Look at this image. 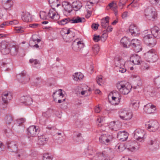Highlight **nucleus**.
<instances>
[{
  "label": "nucleus",
  "instance_id": "nucleus-53",
  "mask_svg": "<svg viewBox=\"0 0 160 160\" xmlns=\"http://www.w3.org/2000/svg\"><path fill=\"white\" fill-rule=\"evenodd\" d=\"M77 44L78 46V48L79 49H82L84 46V43H82V41H79L77 42Z\"/></svg>",
  "mask_w": 160,
  "mask_h": 160
},
{
  "label": "nucleus",
  "instance_id": "nucleus-8",
  "mask_svg": "<svg viewBox=\"0 0 160 160\" xmlns=\"http://www.w3.org/2000/svg\"><path fill=\"white\" fill-rule=\"evenodd\" d=\"M148 124H146V127L150 132H155L157 131L159 127V124L155 120H151L148 122Z\"/></svg>",
  "mask_w": 160,
  "mask_h": 160
},
{
  "label": "nucleus",
  "instance_id": "nucleus-40",
  "mask_svg": "<svg viewBox=\"0 0 160 160\" xmlns=\"http://www.w3.org/2000/svg\"><path fill=\"white\" fill-rule=\"evenodd\" d=\"M58 95L59 97L62 96V97H63L64 95L63 94L62 92V90L59 89L58 90L56 91L55 92H54L53 93L52 97L53 98L54 101H55L56 100V98L55 97V95Z\"/></svg>",
  "mask_w": 160,
  "mask_h": 160
},
{
  "label": "nucleus",
  "instance_id": "nucleus-22",
  "mask_svg": "<svg viewBox=\"0 0 160 160\" xmlns=\"http://www.w3.org/2000/svg\"><path fill=\"white\" fill-rule=\"evenodd\" d=\"M85 19L84 18H80L78 16L70 18V23H77L85 22Z\"/></svg>",
  "mask_w": 160,
  "mask_h": 160
},
{
  "label": "nucleus",
  "instance_id": "nucleus-23",
  "mask_svg": "<svg viewBox=\"0 0 160 160\" xmlns=\"http://www.w3.org/2000/svg\"><path fill=\"white\" fill-rule=\"evenodd\" d=\"M118 97L112 96V100L111 102V103L114 105H118L119 103L121 97V95L120 94H118Z\"/></svg>",
  "mask_w": 160,
  "mask_h": 160
},
{
  "label": "nucleus",
  "instance_id": "nucleus-60",
  "mask_svg": "<svg viewBox=\"0 0 160 160\" xmlns=\"http://www.w3.org/2000/svg\"><path fill=\"white\" fill-rule=\"evenodd\" d=\"M102 78L101 76L97 77L96 78V81L98 84L99 85H101L100 83L102 82Z\"/></svg>",
  "mask_w": 160,
  "mask_h": 160
},
{
  "label": "nucleus",
  "instance_id": "nucleus-25",
  "mask_svg": "<svg viewBox=\"0 0 160 160\" xmlns=\"http://www.w3.org/2000/svg\"><path fill=\"white\" fill-rule=\"evenodd\" d=\"M136 143L134 142L130 141L126 144V147L130 151L133 152L136 149Z\"/></svg>",
  "mask_w": 160,
  "mask_h": 160
},
{
  "label": "nucleus",
  "instance_id": "nucleus-63",
  "mask_svg": "<svg viewBox=\"0 0 160 160\" xmlns=\"http://www.w3.org/2000/svg\"><path fill=\"white\" fill-rule=\"evenodd\" d=\"M9 24L12 25H16L18 23V21L17 20L11 21L9 22Z\"/></svg>",
  "mask_w": 160,
  "mask_h": 160
},
{
  "label": "nucleus",
  "instance_id": "nucleus-47",
  "mask_svg": "<svg viewBox=\"0 0 160 160\" xmlns=\"http://www.w3.org/2000/svg\"><path fill=\"white\" fill-rule=\"evenodd\" d=\"M12 128H13V126H11L8 128V129L4 130L5 133L7 137H10L12 134Z\"/></svg>",
  "mask_w": 160,
  "mask_h": 160
},
{
  "label": "nucleus",
  "instance_id": "nucleus-31",
  "mask_svg": "<svg viewBox=\"0 0 160 160\" xmlns=\"http://www.w3.org/2000/svg\"><path fill=\"white\" fill-rule=\"evenodd\" d=\"M114 61L115 64L117 67L120 66L121 64L122 65V62H123L122 58L118 55L116 56L114 58Z\"/></svg>",
  "mask_w": 160,
  "mask_h": 160
},
{
  "label": "nucleus",
  "instance_id": "nucleus-50",
  "mask_svg": "<svg viewBox=\"0 0 160 160\" xmlns=\"http://www.w3.org/2000/svg\"><path fill=\"white\" fill-rule=\"evenodd\" d=\"M112 28L111 26H108V27L107 28V29L103 31V35H105V36H106V37H107V34L106 33V32H110L111 31H112Z\"/></svg>",
  "mask_w": 160,
  "mask_h": 160
},
{
  "label": "nucleus",
  "instance_id": "nucleus-33",
  "mask_svg": "<svg viewBox=\"0 0 160 160\" xmlns=\"http://www.w3.org/2000/svg\"><path fill=\"white\" fill-rule=\"evenodd\" d=\"M109 128L112 130L117 131L120 128L119 125L116 124L114 122H110L108 125Z\"/></svg>",
  "mask_w": 160,
  "mask_h": 160
},
{
  "label": "nucleus",
  "instance_id": "nucleus-38",
  "mask_svg": "<svg viewBox=\"0 0 160 160\" xmlns=\"http://www.w3.org/2000/svg\"><path fill=\"white\" fill-rule=\"evenodd\" d=\"M58 23L60 25H64L68 23H70V18H63L58 22Z\"/></svg>",
  "mask_w": 160,
  "mask_h": 160
},
{
  "label": "nucleus",
  "instance_id": "nucleus-42",
  "mask_svg": "<svg viewBox=\"0 0 160 160\" xmlns=\"http://www.w3.org/2000/svg\"><path fill=\"white\" fill-rule=\"evenodd\" d=\"M7 49L8 50L13 49V50H16L15 43L13 42H8V44L7 45Z\"/></svg>",
  "mask_w": 160,
  "mask_h": 160
},
{
  "label": "nucleus",
  "instance_id": "nucleus-12",
  "mask_svg": "<svg viewBox=\"0 0 160 160\" xmlns=\"http://www.w3.org/2000/svg\"><path fill=\"white\" fill-rule=\"evenodd\" d=\"M119 116L123 120H128L131 119L132 115V113L126 110H121L119 112Z\"/></svg>",
  "mask_w": 160,
  "mask_h": 160
},
{
  "label": "nucleus",
  "instance_id": "nucleus-37",
  "mask_svg": "<svg viewBox=\"0 0 160 160\" xmlns=\"http://www.w3.org/2000/svg\"><path fill=\"white\" fill-rule=\"evenodd\" d=\"M83 75L80 72H76L73 75V78L76 81H78V80H81L83 78Z\"/></svg>",
  "mask_w": 160,
  "mask_h": 160
},
{
  "label": "nucleus",
  "instance_id": "nucleus-62",
  "mask_svg": "<svg viewBox=\"0 0 160 160\" xmlns=\"http://www.w3.org/2000/svg\"><path fill=\"white\" fill-rule=\"evenodd\" d=\"M9 24V22H8V21H6L1 24L0 25V27L1 28H4L5 26H8Z\"/></svg>",
  "mask_w": 160,
  "mask_h": 160
},
{
  "label": "nucleus",
  "instance_id": "nucleus-46",
  "mask_svg": "<svg viewBox=\"0 0 160 160\" xmlns=\"http://www.w3.org/2000/svg\"><path fill=\"white\" fill-rule=\"evenodd\" d=\"M105 157L102 152H99L96 156V160H104Z\"/></svg>",
  "mask_w": 160,
  "mask_h": 160
},
{
  "label": "nucleus",
  "instance_id": "nucleus-17",
  "mask_svg": "<svg viewBox=\"0 0 160 160\" xmlns=\"http://www.w3.org/2000/svg\"><path fill=\"white\" fill-rule=\"evenodd\" d=\"M129 30L132 35L135 36L140 34L139 28L135 25H130L129 27Z\"/></svg>",
  "mask_w": 160,
  "mask_h": 160
},
{
  "label": "nucleus",
  "instance_id": "nucleus-2",
  "mask_svg": "<svg viewBox=\"0 0 160 160\" xmlns=\"http://www.w3.org/2000/svg\"><path fill=\"white\" fill-rule=\"evenodd\" d=\"M119 92L124 95L128 94L131 91L132 86L125 81L118 82L116 85Z\"/></svg>",
  "mask_w": 160,
  "mask_h": 160
},
{
  "label": "nucleus",
  "instance_id": "nucleus-39",
  "mask_svg": "<svg viewBox=\"0 0 160 160\" xmlns=\"http://www.w3.org/2000/svg\"><path fill=\"white\" fill-rule=\"evenodd\" d=\"M74 140L77 142H81L83 140L82 137L81 136V133L78 132L76 134H74Z\"/></svg>",
  "mask_w": 160,
  "mask_h": 160
},
{
  "label": "nucleus",
  "instance_id": "nucleus-24",
  "mask_svg": "<svg viewBox=\"0 0 160 160\" xmlns=\"http://www.w3.org/2000/svg\"><path fill=\"white\" fill-rule=\"evenodd\" d=\"M2 2L4 8L6 9H10L13 4V2L11 0H2Z\"/></svg>",
  "mask_w": 160,
  "mask_h": 160
},
{
  "label": "nucleus",
  "instance_id": "nucleus-64",
  "mask_svg": "<svg viewBox=\"0 0 160 160\" xmlns=\"http://www.w3.org/2000/svg\"><path fill=\"white\" fill-rule=\"evenodd\" d=\"M18 51H10V54L12 56H15L17 54Z\"/></svg>",
  "mask_w": 160,
  "mask_h": 160
},
{
  "label": "nucleus",
  "instance_id": "nucleus-48",
  "mask_svg": "<svg viewBox=\"0 0 160 160\" xmlns=\"http://www.w3.org/2000/svg\"><path fill=\"white\" fill-rule=\"evenodd\" d=\"M52 157L48 153H44L43 154V160H52Z\"/></svg>",
  "mask_w": 160,
  "mask_h": 160
},
{
  "label": "nucleus",
  "instance_id": "nucleus-16",
  "mask_svg": "<svg viewBox=\"0 0 160 160\" xmlns=\"http://www.w3.org/2000/svg\"><path fill=\"white\" fill-rule=\"evenodd\" d=\"M128 137V133L125 131H119L117 133V138L121 141L127 140Z\"/></svg>",
  "mask_w": 160,
  "mask_h": 160
},
{
  "label": "nucleus",
  "instance_id": "nucleus-54",
  "mask_svg": "<svg viewBox=\"0 0 160 160\" xmlns=\"http://www.w3.org/2000/svg\"><path fill=\"white\" fill-rule=\"evenodd\" d=\"M99 25L98 23H93L91 25L92 28L94 30H96L98 29Z\"/></svg>",
  "mask_w": 160,
  "mask_h": 160
},
{
  "label": "nucleus",
  "instance_id": "nucleus-56",
  "mask_svg": "<svg viewBox=\"0 0 160 160\" xmlns=\"http://www.w3.org/2000/svg\"><path fill=\"white\" fill-rule=\"evenodd\" d=\"M100 36L94 35L93 40L95 42H98L100 40Z\"/></svg>",
  "mask_w": 160,
  "mask_h": 160
},
{
  "label": "nucleus",
  "instance_id": "nucleus-20",
  "mask_svg": "<svg viewBox=\"0 0 160 160\" xmlns=\"http://www.w3.org/2000/svg\"><path fill=\"white\" fill-rule=\"evenodd\" d=\"M20 101L21 103L26 105H30L32 102V99L29 96H23L20 98Z\"/></svg>",
  "mask_w": 160,
  "mask_h": 160
},
{
  "label": "nucleus",
  "instance_id": "nucleus-44",
  "mask_svg": "<svg viewBox=\"0 0 160 160\" xmlns=\"http://www.w3.org/2000/svg\"><path fill=\"white\" fill-rule=\"evenodd\" d=\"M8 44V42L5 41H2L0 43V49L3 50L7 49V46Z\"/></svg>",
  "mask_w": 160,
  "mask_h": 160
},
{
  "label": "nucleus",
  "instance_id": "nucleus-6",
  "mask_svg": "<svg viewBox=\"0 0 160 160\" xmlns=\"http://www.w3.org/2000/svg\"><path fill=\"white\" fill-rule=\"evenodd\" d=\"M17 78L18 81L22 84H25L28 82L30 80L29 76L26 74V72L24 70L22 72L17 75Z\"/></svg>",
  "mask_w": 160,
  "mask_h": 160
},
{
  "label": "nucleus",
  "instance_id": "nucleus-9",
  "mask_svg": "<svg viewBox=\"0 0 160 160\" xmlns=\"http://www.w3.org/2000/svg\"><path fill=\"white\" fill-rule=\"evenodd\" d=\"M113 139L112 135L108 134L101 135L99 138L100 142L103 144L108 145L112 142Z\"/></svg>",
  "mask_w": 160,
  "mask_h": 160
},
{
  "label": "nucleus",
  "instance_id": "nucleus-61",
  "mask_svg": "<svg viewBox=\"0 0 160 160\" xmlns=\"http://www.w3.org/2000/svg\"><path fill=\"white\" fill-rule=\"evenodd\" d=\"M150 2L153 4H158L160 6V0H150Z\"/></svg>",
  "mask_w": 160,
  "mask_h": 160
},
{
  "label": "nucleus",
  "instance_id": "nucleus-28",
  "mask_svg": "<svg viewBox=\"0 0 160 160\" xmlns=\"http://www.w3.org/2000/svg\"><path fill=\"white\" fill-rule=\"evenodd\" d=\"M72 5V8L75 11L79 10L82 6L81 2L79 1L73 2Z\"/></svg>",
  "mask_w": 160,
  "mask_h": 160
},
{
  "label": "nucleus",
  "instance_id": "nucleus-51",
  "mask_svg": "<svg viewBox=\"0 0 160 160\" xmlns=\"http://www.w3.org/2000/svg\"><path fill=\"white\" fill-rule=\"evenodd\" d=\"M40 17L41 19L43 20L46 19L47 18V14L44 11H40Z\"/></svg>",
  "mask_w": 160,
  "mask_h": 160
},
{
  "label": "nucleus",
  "instance_id": "nucleus-7",
  "mask_svg": "<svg viewBox=\"0 0 160 160\" xmlns=\"http://www.w3.org/2000/svg\"><path fill=\"white\" fill-rule=\"evenodd\" d=\"M27 130V135L29 137L36 136L40 131L39 127L34 125L30 126Z\"/></svg>",
  "mask_w": 160,
  "mask_h": 160
},
{
  "label": "nucleus",
  "instance_id": "nucleus-4",
  "mask_svg": "<svg viewBox=\"0 0 160 160\" xmlns=\"http://www.w3.org/2000/svg\"><path fill=\"white\" fill-rule=\"evenodd\" d=\"M144 56L146 60L149 62H154L158 59V56L153 51H148L144 54Z\"/></svg>",
  "mask_w": 160,
  "mask_h": 160
},
{
  "label": "nucleus",
  "instance_id": "nucleus-32",
  "mask_svg": "<svg viewBox=\"0 0 160 160\" xmlns=\"http://www.w3.org/2000/svg\"><path fill=\"white\" fill-rule=\"evenodd\" d=\"M48 138L46 136L43 135L41 136L38 139V143L40 145H44L48 140Z\"/></svg>",
  "mask_w": 160,
  "mask_h": 160
},
{
  "label": "nucleus",
  "instance_id": "nucleus-52",
  "mask_svg": "<svg viewBox=\"0 0 160 160\" xmlns=\"http://www.w3.org/2000/svg\"><path fill=\"white\" fill-rule=\"evenodd\" d=\"M24 27H16L15 29V30L17 33H22L24 32Z\"/></svg>",
  "mask_w": 160,
  "mask_h": 160
},
{
  "label": "nucleus",
  "instance_id": "nucleus-36",
  "mask_svg": "<svg viewBox=\"0 0 160 160\" xmlns=\"http://www.w3.org/2000/svg\"><path fill=\"white\" fill-rule=\"evenodd\" d=\"M13 118L12 115L8 114L4 118V121L8 125L10 124L13 121Z\"/></svg>",
  "mask_w": 160,
  "mask_h": 160
},
{
  "label": "nucleus",
  "instance_id": "nucleus-21",
  "mask_svg": "<svg viewBox=\"0 0 160 160\" xmlns=\"http://www.w3.org/2000/svg\"><path fill=\"white\" fill-rule=\"evenodd\" d=\"M56 11L54 8L50 9L48 15L52 19L55 20H57L59 18V16L58 14H56Z\"/></svg>",
  "mask_w": 160,
  "mask_h": 160
},
{
  "label": "nucleus",
  "instance_id": "nucleus-55",
  "mask_svg": "<svg viewBox=\"0 0 160 160\" xmlns=\"http://www.w3.org/2000/svg\"><path fill=\"white\" fill-rule=\"evenodd\" d=\"M39 26V24L36 23H34L33 24H29V27L33 28H35L38 27Z\"/></svg>",
  "mask_w": 160,
  "mask_h": 160
},
{
  "label": "nucleus",
  "instance_id": "nucleus-43",
  "mask_svg": "<svg viewBox=\"0 0 160 160\" xmlns=\"http://www.w3.org/2000/svg\"><path fill=\"white\" fill-rule=\"evenodd\" d=\"M153 82L158 88H160V75L156 76L154 78Z\"/></svg>",
  "mask_w": 160,
  "mask_h": 160
},
{
  "label": "nucleus",
  "instance_id": "nucleus-34",
  "mask_svg": "<svg viewBox=\"0 0 160 160\" xmlns=\"http://www.w3.org/2000/svg\"><path fill=\"white\" fill-rule=\"evenodd\" d=\"M36 35H33L32 38L31 39V40L29 42V43H32V42H35V44L32 46L33 47H36V48H38L39 46L37 44H36V42H39L41 41V40L40 39L38 38H36Z\"/></svg>",
  "mask_w": 160,
  "mask_h": 160
},
{
  "label": "nucleus",
  "instance_id": "nucleus-27",
  "mask_svg": "<svg viewBox=\"0 0 160 160\" xmlns=\"http://www.w3.org/2000/svg\"><path fill=\"white\" fill-rule=\"evenodd\" d=\"M140 101L139 100H134L132 99L130 105L133 109L136 110L138 109L139 106Z\"/></svg>",
  "mask_w": 160,
  "mask_h": 160
},
{
  "label": "nucleus",
  "instance_id": "nucleus-10",
  "mask_svg": "<svg viewBox=\"0 0 160 160\" xmlns=\"http://www.w3.org/2000/svg\"><path fill=\"white\" fill-rule=\"evenodd\" d=\"M134 138L135 139L140 142L144 141V136L146 134L144 130L137 129L134 131Z\"/></svg>",
  "mask_w": 160,
  "mask_h": 160
},
{
  "label": "nucleus",
  "instance_id": "nucleus-35",
  "mask_svg": "<svg viewBox=\"0 0 160 160\" xmlns=\"http://www.w3.org/2000/svg\"><path fill=\"white\" fill-rule=\"evenodd\" d=\"M105 157H108L113 154L112 149L109 148H105L102 152Z\"/></svg>",
  "mask_w": 160,
  "mask_h": 160
},
{
  "label": "nucleus",
  "instance_id": "nucleus-57",
  "mask_svg": "<svg viewBox=\"0 0 160 160\" xmlns=\"http://www.w3.org/2000/svg\"><path fill=\"white\" fill-rule=\"evenodd\" d=\"M128 0H120L119 3V6H122L124 5Z\"/></svg>",
  "mask_w": 160,
  "mask_h": 160
},
{
  "label": "nucleus",
  "instance_id": "nucleus-26",
  "mask_svg": "<svg viewBox=\"0 0 160 160\" xmlns=\"http://www.w3.org/2000/svg\"><path fill=\"white\" fill-rule=\"evenodd\" d=\"M109 18L108 16L103 18L101 21V25L104 28H106L109 25Z\"/></svg>",
  "mask_w": 160,
  "mask_h": 160
},
{
  "label": "nucleus",
  "instance_id": "nucleus-1",
  "mask_svg": "<svg viewBox=\"0 0 160 160\" xmlns=\"http://www.w3.org/2000/svg\"><path fill=\"white\" fill-rule=\"evenodd\" d=\"M121 43L122 46L126 48H132L134 50H142V46L140 41L137 39H134L131 41L129 38L124 37L121 40Z\"/></svg>",
  "mask_w": 160,
  "mask_h": 160
},
{
  "label": "nucleus",
  "instance_id": "nucleus-14",
  "mask_svg": "<svg viewBox=\"0 0 160 160\" xmlns=\"http://www.w3.org/2000/svg\"><path fill=\"white\" fill-rule=\"evenodd\" d=\"M2 100L4 103L7 104L8 101L12 98V96L8 91H5L3 92L1 95Z\"/></svg>",
  "mask_w": 160,
  "mask_h": 160
},
{
  "label": "nucleus",
  "instance_id": "nucleus-11",
  "mask_svg": "<svg viewBox=\"0 0 160 160\" xmlns=\"http://www.w3.org/2000/svg\"><path fill=\"white\" fill-rule=\"evenodd\" d=\"M6 144L8 149L10 152H16L18 151V146L16 141H7Z\"/></svg>",
  "mask_w": 160,
  "mask_h": 160
},
{
  "label": "nucleus",
  "instance_id": "nucleus-3",
  "mask_svg": "<svg viewBox=\"0 0 160 160\" xmlns=\"http://www.w3.org/2000/svg\"><path fill=\"white\" fill-rule=\"evenodd\" d=\"M145 12L146 17L148 20L153 21L156 19L157 14L154 8L150 6L147 8Z\"/></svg>",
  "mask_w": 160,
  "mask_h": 160
},
{
  "label": "nucleus",
  "instance_id": "nucleus-18",
  "mask_svg": "<svg viewBox=\"0 0 160 160\" xmlns=\"http://www.w3.org/2000/svg\"><path fill=\"white\" fill-rule=\"evenodd\" d=\"M130 61L134 65H139L140 64L141 57L137 54L133 55L130 57Z\"/></svg>",
  "mask_w": 160,
  "mask_h": 160
},
{
  "label": "nucleus",
  "instance_id": "nucleus-58",
  "mask_svg": "<svg viewBox=\"0 0 160 160\" xmlns=\"http://www.w3.org/2000/svg\"><path fill=\"white\" fill-rule=\"evenodd\" d=\"M138 81L136 82V81H135V84L137 85V86H140L142 84V82L141 79L139 77H138Z\"/></svg>",
  "mask_w": 160,
  "mask_h": 160
},
{
  "label": "nucleus",
  "instance_id": "nucleus-19",
  "mask_svg": "<svg viewBox=\"0 0 160 160\" xmlns=\"http://www.w3.org/2000/svg\"><path fill=\"white\" fill-rule=\"evenodd\" d=\"M151 32L152 36L157 38H160V30L159 28L155 26L151 29Z\"/></svg>",
  "mask_w": 160,
  "mask_h": 160
},
{
  "label": "nucleus",
  "instance_id": "nucleus-49",
  "mask_svg": "<svg viewBox=\"0 0 160 160\" xmlns=\"http://www.w3.org/2000/svg\"><path fill=\"white\" fill-rule=\"evenodd\" d=\"M16 122L17 124V125L19 126L20 125L25 122L26 121V119L24 118H22L16 120Z\"/></svg>",
  "mask_w": 160,
  "mask_h": 160
},
{
  "label": "nucleus",
  "instance_id": "nucleus-59",
  "mask_svg": "<svg viewBox=\"0 0 160 160\" xmlns=\"http://www.w3.org/2000/svg\"><path fill=\"white\" fill-rule=\"evenodd\" d=\"M142 65L144 67V69L147 70L150 68V65L148 63L144 62L142 64Z\"/></svg>",
  "mask_w": 160,
  "mask_h": 160
},
{
  "label": "nucleus",
  "instance_id": "nucleus-30",
  "mask_svg": "<svg viewBox=\"0 0 160 160\" xmlns=\"http://www.w3.org/2000/svg\"><path fill=\"white\" fill-rule=\"evenodd\" d=\"M22 20L26 22H29L32 21L31 16L28 12H25L22 17Z\"/></svg>",
  "mask_w": 160,
  "mask_h": 160
},
{
  "label": "nucleus",
  "instance_id": "nucleus-41",
  "mask_svg": "<svg viewBox=\"0 0 160 160\" xmlns=\"http://www.w3.org/2000/svg\"><path fill=\"white\" fill-rule=\"evenodd\" d=\"M52 113V111L51 109H48L45 112L42 113V116L46 118H49Z\"/></svg>",
  "mask_w": 160,
  "mask_h": 160
},
{
  "label": "nucleus",
  "instance_id": "nucleus-45",
  "mask_svg": "<svg viewBox=\"0 0 160 160\" xmlns=\"http://www.w3.org/2000/svg\"><path fill=\"white\" fill-rule=\"evenodd\" d=\"M40 80V78L39 77H34L32 78L31 79V80L32 81V82L33 83L32 84L33 85H36V86L38 85Z\"/></svg>",
  "mask_w": 160,
  "mask_h": 160
},
{
  "label": "nucleus",
  "instance_id": "nucleus-29",
  "mask_svg": "<svg viewBox=\"0 0 160 160\" xmlns=\"http://www.w3.org/2000/svg\"><path fill=\"white\" fill-rule=\"evenodd\" d=\"M30 62L32 64V66L37 68H40L41 64L39 61L37 59H31L29 60Z\"/></svg>",
  "mask_w": 160,
  "mask_h": 160
},
{
  "label": "nucleus",
  "instance_id": "nucleus-15",
  "mask_svg": "<svg viewBox=\"0 0 160 160\" xmlns=\"http://www.w3.org/2000/svg\"><path fill=\"white\" fill-rule=\"evenodd\" d=\"M143 109L146 113L151 114L154 112L156 110V106L151 103H149L144 106Z\"/></svg>",
  "mask_w": 160,
  "mask_h": 160
},
{
  "label": "nucleus",
  "instance_id": "nucleus-13",
  "mask_svg": "<svg viewBox=\"0 0 160 160\" xmlns=\"http://www.w3.org/2000/svg\"><path fill=\"white\" fill-rule=\"evenodd\" d=\"M62 6L63 8V13L65 16H67L72 10V5L68 2H64L62 3Z\"/></svg>",
  "mask_w": 160,
  "mask_h": 160
},
{
  "label": "nucleus",
  "instance_id": "nucleus-5",
  "mask_svg": "<svg viewBox=\"0 0 160 160\" xmlns=\"http://www.w3.org/2000/svg\"><path fill=\"white\" fill-rule=\"evenodd\" d=\"M143 41L145 43L151 48L153 47L156 43V39L151 34H147L144 36Z\"/></svg>",
  "mask_w": 160,
  "mask_h": 160
}]
</instances>
